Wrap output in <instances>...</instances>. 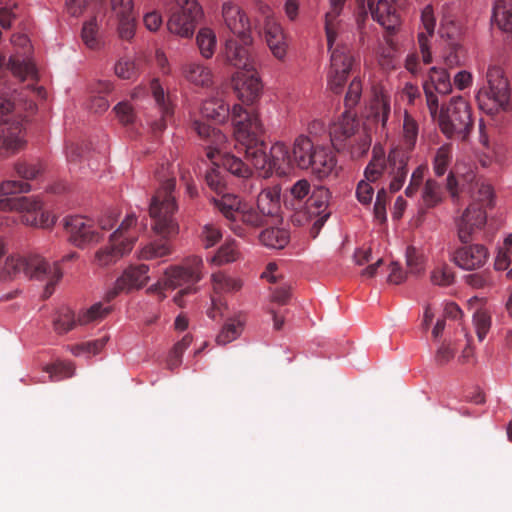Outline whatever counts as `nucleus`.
I'll use <instances>...</instances> for the list:
<instances>
[{"label":"nucleus","mask_w":512,"mask_h":512,"mask_svg":"<svg viewBox=\"0 0 512 512\" xmlns=\"http://www.w3.org/2000/svg\"><path fill=\"white\" fill-rule=\"evenodd\" d=\"M408 154L401 148H391L387 158L380 145L373 147V156L364 171V179L360 180L356 188L357 200L363 205H370L377 186L376 182L383 173L390 177L389 188L392 192L399 191L408 175Z\"/></svg>","instance_id":"obj_1"},{"label":"nucleus","mask_w":512,"mask_h":512,"mask_svg":"<svg viewBox=\"0 0 512 512\" xmlns=\"http://www.w3.org/2000/svg\"><path fill=\"white\" fill-rule=\"evenodd\" d=\"M31 185L26 181L6 180L0 184V210L17 211L21 214V222L38 228H51L56 217L42 209L40 200L34 197L14 196L27 193Z\"/></svg>","instance_id":"obj_2"},{"label":"nucleus","mask_w":512,"mask_h":512,"mask_svg":"<svg viewBox=\"0 0 512 512\" xmlns=\"http://www.w3.org/2000/svg\"><path fill=\"white\" fill-rule=\"evenodd\" d=\"M293 160L296 167L310 171L318 179L330 176L337 167L334 153L328 147L315 143L306 134H300L294 139Z\"/></svg>","instance_id":"obj_3"},{"label":"nucleus","mask_w":512,"mask_h":512,"mask_svg":"<svg viewBox=\"0 0 512 512\" xmlns=\"http://www.w3.org/2000/svg\"><path fill=\"white\" fill-rule=\"evenodd\" d=\"M243 152L251 164L262 172L264 177H268L274 172L278 175H285L294 164L293 148L290 151V148L283 141L274 142L267 155L264 142L256 138Z\"/></svg>","instance_id":"obj_4"},{"label":"nucleus","mask_w":512,"mask_h":512,"mask_svg":"<svg viewBox=\"0 0 512 512\" xmlns=\"http://www.w3.org/2000/svg\"><path fill=\"white\" fill-rule=\"evenodd\" d=\"M437 122L447 138L466 141L474 126L469 101L461 95L452 96L441 106Z\"/></svg>","instance_id":"obj_5"},{"label":"nucleus","mask_w":512,"mask_h":512,"mask_svg":"<svg viewBox=\"0 0 512 512\" xmlns=\"http://www.w3.org/2000/svg\"><path fill=\"white\" fill-rule=\"evenodd\" d=\"M137 238V219L135 215H128L110 235L109 246L100 248L95 252L93 259L94 265L98 267H108L115 264L123 256L132 251Z\"/></svg>","instance_id":"obj_6"},{"label":"nucleus","mask_w":512,"mask_h":512,"mask_svg":"<svg viewBox=\"0 0 512 512\" xmlns=\"http://www.w3.org/2000/svg\"><path fill=\"white\" fill-rule=\"evenodd\" d=\"M175 180L168 179L163 186L157 190L151 199L149 214L153 220L152 229L155 233L170 237L178 233L179 227L174 219L177 210L173 191Z\"/></svg>","instance_id":"obj_7"},{"label":"nucleus","mask_w":512,"mask_h":512,"mask_svg":"<svg viewBox=\"0 0 512 512\" xmlns=\"http://www.w3.org/2000/svg\"><path fill=\"white\" fill-rule=\"evenodd\" d=\"M486 76L487 85L476 94L479 109L487 115L507 111L511 90L503 70L499 67H490Z\"/></svg>","instance_id":"obj_8"},{"label":"nucleus","mask_w":512,"mask_h":512,"mask_svg":"<svg viewBox=\"0 0 512 512\" xmlns=\"http://www.w3.org/2000/svg\"><path fill=\"white\" fill-rule=\"evenodd\" d=\"M0 121L5 126L0 131V157H11L25 149L26 132L22 119L15 115L14 104L0 97Z\"/></svg>","instance_id":"obj_9"},{"label":"nucleus","mask_w":512,"mask_h":512,"mask_svg":"<svg viewBox=\"0 0 512 512\" xmlns=\"http://www.w3.org/2000/svg\"><path fill=\"white\" fill-rule=\"evenodd\" d=\"M344 32L345 30H335L334 39L331 43L326 38L330 52L327 81L329 88L335 93H339L344 87L354 63V55L350 48L341 44Z\"/></svg>","instance_id":"obj_10"},{"label":"nucleus","mask_w":512,"mask_h":512,"mask_svg":"<svg viewBox=\"0 0 512 512\" xmlns=\"http://www.w3.org/2000/svg\"><path fill=\"white\" fill-rule=\"evenodd\" d=\"M176 8L167 21L170 33L181 38H190L197 23L203 17V10L197 0H175Z\"/></svg>","instance_id":"obj_11"},{"label":"nucleus","mask_w":512,"mask_h":512,"mask_svg":"<svg viewBox=\"0 0 512 512\" xmlns=\"http://www.w3.org/2000/svg\"><path fill=\"white\" fill-rule=\"evenodd\" d=\"M204 262L200 256L186 257L180 264L173 265L164 271V286L172 289L184 285L194 287L204 277Z\"/></svg>","instance_id":"obj_12"},{"label":"nucleus","mask_w":512,"mask_h":512,"mask_svg":"<svg viewBox=\"0 0 512 512\" xmlns=\"http://www.w3.org/2000/svg\"><path fill=\"white\" fill-rule=\"evenodd\" d=\"M14 52L9 56L8 66L14 76L20 80L36 79L37 69L31 61L32 46L25 34H14L11 38Z\"/></svg>","instance_id":"obj_13"},{"label":"nucleus","mask_w":512,"mask_h":512,"mask_svg":"<svg viewBox=\"0 0 512 512\" xmlns=\"http://www.w3.org/2000/svg\"><path fill=\"white\" fill-rule=\"evenodd\" d=\"M62 276V270L57 262L50 263L39 255L26 258L25 278L45 282V297L52 295Z\"/></svg>","instance_id":"obj_14"},{"label":"nucleus","mask_w":512,"mask_h":512,"mask_svg":"<svg viewBox=\"0 0 512 512\" xmlns=\"http://www.w3.org/2000/svg\"><path fill=\"white\" fill-rule=\"evenodd\" d=\"M149 266L146 264L127 267L116 280L106 288L104 297L112 300L120 293L139 290L149 282Z\"/></svg>","instance_id":"obj_15"},{"label":"nucleus","mask_w":512,"mask_h":512,"mask_svg":"<svg viewBox=\"0 0 512 512\" xmlns=\"http://www.w3.org/2000/svg\"><path fill=\"white\" fill-rule=\"evenodd\" d=\"M391 113L390 94L383 88L374 86L372 96L365 107L364 116L368 123L380 127L387 135V122Z\"/></svg>","instance_id":"obj_16"},{"label":"nucleus","mask_w":512,"mask_h":512,"mask_svg":"<svg viewBox=\"0 0 512 512\" xmlns=\"http://www.w3.org/2000/svg\"><path fill=\"white\" fill-rule=\"evenodd\" d=\"M64 227L71 242L80 248L96 244L101 239L93 221L81 215L67 216L64 219Z\"/></svg>","instance_id":"obj_17"},{"label":"nucleus","mask_w":512,"mask_h":512,"mask_svg":"<svg viewBox=\"0 0 512 512\" xmlns=\"http://www.w3.org/2000/svg\"><path fill=\"white\" fill-rule=\"evenodd\" d=\"M231 81L238 99L245 104L253 103L262 93L263 85L258 66L244 71H235Z\"/></svg>","instance_id":"obj_18"},{"label":"nucleus","mask_w":512,"mask_h":512,"mask_svg":"<svg viewBox=\"0 0 512 512\" xmlns=\"http://www.w3.org/2000/svg\"><path fill=\"white\" fill-rule=\"evenodd\" d=\"M486 222V211L477 203L470 204L454 220L458 239L468 243L477 231L485 227Z\"/></svg>","instance_id":"obj_19"},{"label":"nucleus","mask_w":512,"mask_h":512,"mask_svg":"<svg viewBox=\"0 0 512 512\" xmlns=\"http://www.w3.org/2000/svg\"><path fill=\"white\" fill-rule=\"evenodd\" d=\"M239 43L235 39L225 42L222 56L224 61L234 67L236 71H244L259 66L257 54L252 49V43L246 44L243 40Z\"/></svg>","instance_id":"obj_20"},{"label":"nucleus","mask_w":512,"mask_h":512,"mask_svg":"<svg viewBox=\"0 0 512 512\" xmlns=\"http://www.w3.org/2000/svg\"><path fill=\"white\" fill-rule=\"evenodd\" d=\"M221 13L227 29L246 44L253 42L250 21L246 13L236 3L233 1L223 2Z\"/></svg>","instance_id":"obj_21"},{"label":"nucleus","mask_w":512,"mask_h":512,"mask_svg":"<svg viewBox=\"0 0 512 512\" xmlns=\"http://www.w3.org/2000/svg\"><path fill=\"white\" fill-rule=\"evenodd\" d=\"M194 129L205 140L206 156L210 160L221 159L223 155L231 151V143L220 130L198 121L194 122Z\"/></svg>","instance_id":"obj_22"},{"label":"nucleus","mask_w":512,"mask_h":512,"mask_svg":"<svg viewBox=\"0 0 512 512\" xmlns=\"http://www.w3.org/2000/svg\"><path fill=\"white\" fill-rule=\"evenodd\" d=\"M358 5L363 10V15L368 11L372 18L388 31H394L400 26V17L395 7L387 0H378L374 5V0H357Z\"/></svg>","instance_id":"obj_23"},{"label":"nucleus","mask_w":512,"mask_h":512,"mask_svg":"<svg viewBox=\"0 0 512 512\" xmlns=\"http://www.w3.org/2000/svg\"><path fill=\"white\" fill-rule=\"evenodd\" d=\"M489 257L488 249L482 244H471L458 248L452 261L462 270L471 271L482 268Z\"/></svg>","instance_id":"obj_24"},{"label":"nucleus","mask_w":512,"mask_h":512,"mask_svg":"<svg viewBox=\"0 0 512 512\" xmlns=\"http://www.w3.org/2000/svg\"><path fill=\"white\" fill-rule=\"evenodd\" d=\"M264 38L273 55L279 61H285L288 53V42L281 24L274 18L264 23Z\"/></svg>","instance_id":"obj_25"},{"label":"nucleus","mask_w":512,"mask_h":512,"mask_svg":"<svg viewBox=\"0 0 512 512\" xmlns=\"http://www.w3.org/2000/svg\"><path fill=\"white\" fill-rule=\"evenodd\" d=\"M229 115L234 127V149L242 152L257 137L248 130V113L243 106L239 104L233 105L231 110L229 109Z\"/></svg>","instance_id":"obj_26"},{"label":"nucleus","mask_w":512,"mask_h":512,"mask_svg":"<svg viewBox=\"0 0 512 512\" xmlns=\"http://www.w3.org/2000/svg\"><path fill=\"white\" fill-rule=\"evenodd\" d=\"M328 200L329 190L323 186L316 187L308 200L309 214L317 215V219L314 221L312 229L313 237H316L320 228L329 217V213L326 212Z\"/></svg>","instance_id":"obj_27"},{"label":"nucleus","mask_w":512,"mask_h":512,"mask_svg":"<svg viewBox=\"0 0 512 512\" xmlns=\"http://www.w3.org/2000/svg\"><path fill=\"white\" fill-rule=\"evenodd\" d=\"M96 13L83 23L81 39L92 50H98L104 46V41L100 33V23L104 17V8L102 5H95Z\"/></svg>","instance_id":"obj_28"},{"label":"nucleus","mask_w":512,"mask_h":512,"mask_svg":"<svg viewBox=\"0 0 512 512\" xmlns=\"http://www.w3.org/2000/svg\"><path fill=\"white\" fill-rule=\"evenodd\" d=\"M181 71L183 77L195 86L209 88L213 85L212 69L199 61L187 62L182 66Z\"/></svg>","instance_id":"obj_29"},{"label":"nucleus","mask_w":512,"mask_h":512,"mask_svg":"<svg viewBox=\"0 0 512 512\" xmlns=\"http://www.w3.org/2000/svg\"><path fill=\"white\" fill-rule=\"evenodd\" d=\"M421 23L424 28V32H419L418 42L422 53V58L425 63H430L432 55L429 49V38L433 35L435 30V17L433 9L430 5L426 6L421 13Z\"/></svg>","instance_id":"obj_30"},{"label":"nucleus","mask_w":512,"mask_h":512,"mask_svg":"<svg viewBox=\"0 0 512 512\" xmlns=\"http://www.w3.org/2000/svg\"><path fill=\"white\" fill-rule=\"evenodd\" d=\"M25 270L26 257L10 254L0 265V281L8 282L25 277Z\"/></svg>","instance_id":"obj_31"},{"label":"nucleus","mask_w":512,"mask_h":512,"mask_svg":"<svg viewBox=\"0 0 512 512\" xmlns=\"http://www.w3.org/2000/svg\"><path fill=\"white\" fill-rule=\"evenodd\" d=\"M257 208L264 216H273L280 209V188L278 186L262 189L257 196Z\"/></svg>","instance_id":"obj_32"},{"label":"nucleus","mask_w":512,"mask_h":512,"mask_svg":"<svg viewBox=\"0 0 512 512\" xmlns=\"http://www.w3.org/2000/svg\"><path fill=\"white\" fill-rule=\"evenodd\" d=\"M346 0H329L330 10L325 14V33L326 38L331 43L334 39L335 30H345V24L340 15Z\"/></svg>","instance_id":"obj_33"},{"label":"nucleus","mask_w":512,"mask_h":512,"mask_svg":"<svg viewBox=\"0 0 512 512\" xmlns=\"http://www.w3.org/2000/svg\"><path fill=\"white\" fill-rule=\"evenodd\" d=\"M419 134V125L412 115L407 111L404 112L403 118V131H402V143L405 145H395L393 148L399 147L408 154V161L410 160V153L415 148L417 138Z\"/></svg>","instance_id":"obj_34"},{"label":"nucleus","mask_w":512,"mask_h":512,"mask_svg":"<svg viewBox=\"0 0 512 512\" xmlns=\"http://www.w3.org/2000/svg\"><path fill=\"white\" fill-rule=\"evenodd\" d=\"M215 207L229 220L236 221L241 211L243 201L233 194H222L214 197Z\"/></svg>","instance_id":"obj_35"},{"label":"nucleus","mask_w":512,"mask_h":512,"mask_svg":"<svg viewBox=\"0 0 512 512\" xmlns=\"http://www.w3.org/2000/svg\"><path fill=\"white\" fill-rule=\"evenodd\" d=\"M244 320L241 316L229 318L215 338L218 345L225 346L236 340L242 333Z\"/></svg>","instance_id":"obj_36"},{"label":"nucleus","mask_w":512,"mask_h":512,"mask_svg":"<svg viewBox=\"0 0 512 512\" xmlns=\"http://www.w3.org/2000/svg\"><path fill=\"white\" fill-rule=\"evenodd\" d=\"M493 20L501 31L512 33V0H498L495 3Z\"/></svg>","instance_id":"obj_37"},{"label":"nucleus","mask_w":512,"mask_h":512,"mask_svg":"<svg viewBox=\"0 0 512 512\" xmlns=\"http://www.w3.org/2000/svg\"><path fill=\"white\" fill-rule=\"evenodd\" d=\"M357 121L350 115H343L330 127V136L334 142H343L354 135Z\"/></svg>","instance_id":"obj_38"},{"label":"nucleus","mask_w":512,"mask_h":512,"mask_svg":"<svg viewBox=\"0 0 512 512\" xmlns=\"http://www.w3.org/2000/svg\"><path fill=\"white\" fill-rule=\"evenodd\" d=\"M196 44L200 55L205 59H211L217 47V36L212 28L202 27L196 34Z\"/></svg>","instance_id":"obj_39"},{"label":"nucleus","mask_w":512,"mask_h":512,"mask_svg":"<svg viewBox=\"0 0 512 512\" xmlns=\"http://www.w3.org/2000/svg\"><path fill=\"white\" fill-rule=\"evenodd\" d=\"M201 113L208 119L224 122L229 116V106L221 99L209 98L201 106Z\"/></svg>","instance_id":"obj_40"},{"label":"nucleus","mask_w":512,"mask_h":512,"mask_svg":"<svg viewBox=\"0 0 512 512\" xmlns=\"http://www.w3.org/2000/svg\"><path fill=\"white\" fill-rule=\"evenodd\" d=\"M172 253V247L166 241H152L141 246L137 251V257L141 260H155Z\"/></svg>","instance_id":"obj_41"},{"label":"nucleus","mask_w":512,"mask_h":512,"mask_svg":"<svg viewBox=\"0 0 512 512\" xmlns=\"http://www.w3.org/2000/svg\"><path fill=\"white\" fill-rule=\"evenodd\" d=\"M212 288L217 293L237 292L243 287V280L240 277L229 276L218 272L211 275Z\"/></svg>","instance_id":"obj_42"},{"label":"nucleus","mask_w":512,"mask_h":512,"mask_svg":"<svg viewBox=\"0 0 512 512\" xmlns=\"http://www.w3.org/2000/svg\"><path fill=\"white\" fill-rule=\"evenodd\" d=\"M260 241L263 245L272 249H282L289 242V234L284 229L268 228L260 233Z\"/></svg>","instance_id":"obj_43"},{"label":"nucleus","mask_w":512,"mask_h":512,"mask_svg":"<svg viewBox=\"0 0 512 512\" xmlns=\"http://www.w3.org/2000/svg\"><path fill=\"white\" fill-rule=\"evenodd\" d=\"M108 341L109 337L104 336L99 339L69 346V351L76 357L97 355L104 349Z\"/></svg>","instance_id":"obj_44"},{"label":"nucleus","mask_w":512,"mask_h":512,"mask_svg":"<svg viewBox=\"0 0 512 512\" xmlns=\"http://www.w3.org/2000/svg\"><path fill=\"white\" fill-rule=\"evenodd\" d=\"M110 311L111 308L109 306H104L102 303L98 302L88 309L80 311L77 316V322L80 325H87L103 319Z\"/></svg>","instance_id":"obj_45"},{"label":"nucleus","mask_w":512,"mask_h":512,"mask_svg":"<svg viewBox=\"0 0 512 512\" xmlns=\"http://www.w3.org/2000/svg\"><path fill=\"white\" fill-rule=\"evenodd\" d=\"M240 257V251L235 241H226L211 257L210 262L215 265H224L236 261Z\"/></svg>","instance_id":"obj_46"},{"label":"nucleus","mask_w":512,"mask_h":512,"mask_svg":"<svg viewBox=\"0 0 512 512\" xmlns=\"http://www.w3.org/2000/svg\"><path fill=\"white\" fill-rule=\"evenodd\" d=\"M223 166L233 175L241 178H248L251 175V169L243 161L231 154V151L222 158Z\"/></svg>","instance_id":"obj_47"},{"label":"nucleus","mask_w":512,"mask_h":512,"mask_svg":"<svg viewBox=\"0 0 512 512\" xmlns=\"http://www.w3.org/2000/svg\"><path fill=\"white\" fill-rule=\"evenodd\" d=\"M421 198L428 208L435 207L442 201L440 185L433 179H427L423 187Z\"/></svg>","instance_id":"obj_48"},{"label":"nucleus","mask_w":512,"mask_h":512,"mask_svg":"<svg viewBox=\"0 0 512 512\" xmlns=\"http://www.w3.org/2000/svg\"><path fill=\"white\" fill-rule=\"evenodd\" d=\"M435 90L440 94H449L452 91L450 75L446 69L432 67L429 74Z\"/></svg>","instance_id":"obj_49"},{"label":"nucleus","mask_w":512,"mask_h":512,"mask_svg":"<svg viewBox=\"0 0 512 512\" xmlns=\"http://www.w3.org/2000/svg\"><path fill=\"white\" fill-rule=\"evenodd\" d=\"M452 158V148L450 144L440 146L433 159V171L437 176H442L448 169Z\"/></svg>","instance_id":"obj_50"},{"label":"nucleus","mask_w":512,"mask_h":512,"mask_svg":"<svg viewBox=\"0 0 512 512\" xmlns=\"http://www.w3.org/2000/svg\"><path fill=\"white\" fill-rule=\"evenodd\" d=\"M512 255V233H509L503 240L502 245L499 247L494 268L498 271L506 270L511 264Z\"/></svg>","instance_id":"obj_51"},{"label":"nucleus","mask_w":512,"mask_h":512,"mask_svg":"<svg viewBox=\"0 0 512 512\" xmlns=\"http://www.w3.org/2000/svg\"><path fill=\"white\" fill-rule=\"evenodd\" d=\"M45 371L49 374L51 381H60L70 378L75 374V366L71 362H56L46 366Z\"/></svg>","instance_id":"obj_52"},{"label":"nucleus","mask_w":512,"mask_h":512,"mask_svg":"<svg viewBox=\"0 0 512 512\" xmlns=\"http://www.w3.org/2000/svg\"><path fill=\"white\" fill-rule=\"evenodd\" d=\"M95 5H101L94 0H66L67 13L73 17H79L86 11H91L92 15L96 13Z\"/></svg>","instance_id":"obj_53"},{"label":"nucleus","mask_w":512,"mask_h":512,"mask_svg":"<svg viewBox=\"0 0 512 512\" xmlns=\"http://www.w3.org/2000/svg\"><path fill=\"white\" fill-rule=\"evenodd\" d=\"M430 280L433 285L447 287L454 282V273L448 265H438L431 271Z\"/></svg>","instance_id":"obj_54"},{"label":"nucleus","mask_w":512,"mask_h":512,"mask_svg":"<svg viewBox=\"0 0 512 512\" xmlns=\"http://www.w3.org/2000/svg\"><path fill=\"white\" fill-rule=\"evenodd\" d=\"M76 323L78 322L74 313L69 308H63L54 320V328L58 333L64 334L72 330Z\"/></svg>","instance_id":"obj_55"},{"label":"nucleus","mask_w":512,"mask_h":512,"mask_svg":"<svg viewBox=\"0 0 512 512\" xmlns=\"http://www.w3.org/2000/svg\"><path fill=\"white\" fill-rule=\"evenodd\" d=\"M473 322L479 341H483L491 326L490 314L483 309L477 310L473 313Z\"/></svg>","instance_id":"obj_56"},{"label":"nucleus","mask_w":512,"mask_h":512,"mask_svg":"<svg viewBox=\"0 0 512 512\" xmlns=\"http://www.w3.org/2000/svg\"><path fill=\"white\" fill-rule=\"evenodd\" d=\"M465 281L470 287L482 290L490 289L495 284L489 271L469 274L466 276Z\"/></svg>","instance_id":"obj_57"},{"label":"nucleus","mask_w":512,"mask_h":512,"mask_svg":"<svg viewBox=\"0 0 512 512\" xmlns=\"http://www.w3.org/2000/svg\"><path fill=\"white\" fill-rule=\"evenodd\" d=\"M222 238L221 230L213 223H207L203 226L200 240L204 248L213 247Z\"/></svg>","instance_id":"obj_58"},{"label":"nucleus","mask_w":512,"mask_h":512,"mask_svg":"<svg viewBox=\"0 0 512 512\" xmlns=\"http://www.w3.org/2000/svg\"><path fill=\"white\" fill-rule=\"evenodd\" d=\"M263 217L264 215L255 211L251 206L243 202L237 220H241L243 223L252 227H259L263 224Z\"/></svg>","instance_id":"obj_59"},{"label":"nucleus","mask_w":512,"mask_h":512,"mask_svg":"<svg viewBox=\"0 0 512 512\" xmlns=\"http://www.w3.org/2000/svg\"><path fill=\"white\" fill-rule=\"evenodd\" d=\"M16 173L26 180L36 179L43 171L41 163L18 162L15 164Z\"/></svg>","instance_id":"obj_60"},{"label":"nucleus","mask_w":512,"mask_h":512,"mask_svg":"<svg viewBox=\"0 0 512 512\" xmlns=\"http://www.w3.org/2000/svg\"><path fill=\"white\" fill-rule=\"evenodd\" d=\"M426 171L425 165H419L411 174L410 182L405 189V194L408 197H413L418 192L421 186Z\"/></svg>","instance_id":"obj_61"},{"label":"nucleus","mask_w":512,"mask_h":512,"mask_svg":"<svg viewBox=\"0 0 512 512\" xmlns=\"http://www.w3.org/2000/svg\"><path fill=\"white\" fill-rule=\"evenodd\" d=\"M112 11L116 18L132 17L134 11L133 0H111Z\"/></svg>","instance_id":"obj_62"},{"label":"nucleus","mask_w":512,"mask_h":512,"mask_svg":"<svg viewBox=\"0 0 512 512\" xmlns=\"http://www.w3.org/2000/svg\"><path fill=\"white\" fill-rule=\"evenodd\" d=\"M118 23V34L119 37L123 40H130L135 35V18L132 17H124V18H117Z\"/></svg>","instance_id":"obj_63"},{"label":"nucleus","mask_w":512,"mask_h":512,"mask_svg":"<svg viewBox=\"0 0 512 512\" xmlns=\"http://www.w3.org/2000/svg\"><path fill=\"white\" fill-rule=\"evenodd\" d=\"M114 69L115 74L121 79H132L136 75V66L132 60L120 59Z\"/></svg>","instance_id":"obj_64"}]
</instances>
